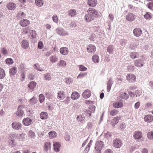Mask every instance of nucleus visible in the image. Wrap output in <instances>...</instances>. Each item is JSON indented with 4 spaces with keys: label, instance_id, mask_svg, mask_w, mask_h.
Masks as SVG:
<instances>
[{
    "label": "nucleus",
    "instance_id": "3c124183",
    "mask_svg": "<svg viewBox=\"0 0 153 153\" xmlns=\"http://www.w3.org/2000/svg\"><path fill=\"white\" fill-rule=\"evenodd\" d=\"M26 65L24 63H21L19 65V68L21 71H23L25 68Z\"/></svg>",
    "mask_w": 153,
    "mask_h": 153
},
{
    "label": "nucleus",
    "instance_id": "bf43d9fd",
    "mask_svg": "<svg viewBox=\"0 0 153 153\" xmlns=\"http://www.w3.org/2000/svg\"><path fill=\"white\" fill-rule=\"evenodd\" d=\"M134 68L135 67L133 65H129L128 66V69L129 71H133Z\"/></svg>",
    "mask_w": 153,
    "mask_h": 153
},
{
    "label": "nucleus",
    "instance_id": "a19ab883",
    "mask_svg": "<svg viewBox=\"0 0 153 153\" xmlns=\"http://www.w3.org/2000/svg\"><path fill=\"white\" fill-rule=\"evenodd\" d=\"M5 75V71L2 68H0V79H3Z\"/></svg>",
    "mask_w": 153,
    "mask_h": 153
},
{
    "label": "nucleus",
    "instance_id": "09e8293b",
    "mask_svg": "<svg viewBox=\"0 0 153 153\" xmlns=\"http://www.w3.org/2000/svg\"><path fill=\"white\" fill-rule=\"evenodd\" d=\"M6 62L8 64H12L13 63V60L11 58H8L5 60Z\"/></svg>",
    "mask_w": 153,
    "mask_h": 153
},
{
    "label": "nucleus",
    "instance_id": "2f4dec72",
    "mask_svg": "<svg viewBox=\"0 0 153 153\" xmlns=\"http://www.w3.org/2000/svg\"><path fill=\"white\" fill-rule=\"evenodd\" d=\"M65 97L64 92L62 91H60L58 93L57 98L59 100H63Z\"/></svg>",
    "mask_w": 153,
    "mask_h": 153
},
{
    "label": "nucleus",
    "instance_id": "7c9ffc66",
    "mask_svg": "<svg viewBox=\"0 0 153 153\" xmlns=\"http://www.w3.org/2000/svg\"><path fill=\"white\" fill-rule=\"evenodd\" d=\"M76 15V12L74 9H71L68 13V15L71 17L75 16Z\"/></svg>",
    "mask_w": 153,
    "mask_h": 153
},
{
    "label": "nucleus",
    "instance_id": "bb28decb",
    "mask_svg": "<svg viewBox=\"0 0 153 153\" xmlns=\"http://www.w3.org/2000/svg\"><path fill=\"white\" fill-rule=\"evenodd\" d=\"M97 4V2L96 0H88V4L90 7H95Z\"/></svg>",
    "mask_w": 153,
    "mask_h": 153
},
{
    "label": "nucleus",
    "instance_id": "ddd939ff",
    "mask_svg": "<svg viewBox=\"0 0 153 153\" xmlns=\"http://www.w3.org/2000/svg\"><path fill=\"white\" fill-rule=\"evenodd\" d=\"M21 45L22 48L26 49L28 48L29 43L27 40L24 39L21 42Z\"/></svg>",
    "mask_w": 153,
    "mask_h": 153
},
{
    "label": "nucleus",
    "instance_id": "f8f14e48",
    "mask_svg": "<svg viewBox=\"0 0 153 153\" xmlns=\"http://www.w3.org/2000/svg\"><path fill=\"white\" fill-rule=\"evenodd\" d=\"M33 67L34 69L40 71H42L45 70L43 65H39L38 64H36L34 65Z\"/></svg>",
    "mask_w": 153,
    "mask_h": 153
},
{
    "label": "nucleus",
    "instance_id": "c85d7f7f",
    "mask_svg": "<svg viewBox=\"0 0 153 153\" xmlns=\"http://www.w3.org/2000/svg\"><path fill=\"white\" fill-rule=\"evenodd\" d=\"M17 72V68L16 67H13L10 69L9 71L10 75L14 76L16 74Z\"/></svg>",
    "mask_w": 153,
    "mask_h": 153
},
{
    "label": "nucleus",
    "instance_id": "c756f323",
    "mask_svg": "<svg viewBox=\"0 0 153 153\" xmlns=\"http://www.w3.org/2000/svg\"><path fill=\"white\" fill-rule=\"evenodd\" d=\"M44 76L45 80L50 81L52 79L53 76L51 73H48L44 74Z\"/></svg>",
    "mask_w": 153,
    "mask_h": 153
},
{
    "label": "nucleus",
    "instance_id": "7ed1b4c3",
    "mask_svg": "<svg viewBox=\"0 0 153 153\" xmlns=\"http://www.w3.org/2000/svg\"><path fill=\"white\" fill-rule=\"evenodd\" d=\"M113 146L115 148H120L122 145V140L119 138H116L113 141Z\"/></svg>",
    "mask_w": 153,
    "mask_h": 153
},
{
    "label": "nucleus",
    "instance_id": "6e6d98bb",
    "mask_svg": "<svg viewBox=\"0 0 153 153\" xmlns=\"http://www.w3.org/2000/svg\"><path fill=\"white\" fill-rule=\"evenodd\" d=\"M147 137L150 140L153 139V131H151L149 132L147 134Z\"/></svg>",
    "mask_w": 153,
    "mask_h": 153
},
{
    "label": "nucleus",
    "instance_id": "5701e85b",
    "mask_svg": "<svg viewBox=\"0 0 153 153\" xmlns=\"http://www.w3.org/2000/svg\"><path fill=\"white\" fill-rule=\"evenodd\" d=\"M59 51L60 53L63 55H67L68 52V48L66 47H62Z\"/></svg>",
    "mask_w": 153,
    "mask_h": 153
},
{
    "label": "nucleus",
    "instance_id": "58836bf2",
    "mask_svg": "<svg viewBox=\"0 0 153 153\" xmlns=\"http://www.w3.org/2000/svg\"><path fill=\"white\" fill-rule=\"evenodd\" d=\"M92 59L94 62L95 63H97L99 61V56L96 54H95L92 57Z\"/></svg>",
    "mask_w": 153,
    "mask_h": 153
},
{
    "label": "nucleus",
    "instance_id": "774afa93",
    "mask_svg": "<svg viewBox=\"0 0 153 153\" xmlns=\"http://www.w3.org/2000/svg\"><path fill=\"white\" fill-rule=\"evenodd\" d=\"M28 79L30 80H32L34 78V76L32 73L29 74H28Z\"/></svg>",
    "mask_w": 153,
    "mask_h": 153
},
{
    "label": "nucleus",
    "instance_id": "2eb2a0df",
    "mask_svg": "<svg viewBox=\"0 0 153 153\" xmlns=\"http://www.w3.org/2000/svg\"><path fill=\"white\" fill-rule=\"evenodd\" d=\"M80 97L79 94L76 91L73 92L71 96L72 99L74 100H76L79 99Z\"/></svg>",
    "mask_w": 153,
    "mask_h": 153
},
{
    "label": "nucleus",
    "instance_id": "680f3d73",
    "mask_svg": "<svg viewBox=\"0 0 153 153\" xmlns=\"http://www.w3.org/2000/svg\"><path fill=\"white\" fill-rule=\"evenodd\" d=\"M85 114H87V116L88 115L89 117H90L91 116V112L89 110H85L84 111Z\"/></svg>",
    "mask_w": 153,
    "mask_h": 153
},
{
    "label": "nucleus",
    "instance_id": "4d7b16f0",
    "mask_svg": "<svg viewBox=\"0 0 153 153\" xmlns=\"http://www.w3.org/2000/svg\"><path fill=\"white\" fill-rule=\"evenodd\" d=\"M28 134L30 137L32 138H34L35 136V134L34 132L32 130H30L29 131Z\"/></svg>",
    "mask_w": 153,
    "mask_h": 153
},
{
    "label": "nucleus",
    "instance_id": "412c9836",
    "mask_svg": "<svg viewBox=\"0 0 153 153\" xmlns=\"http://www.w3.org/2000/svg\"><path fill=\"white\" fill-rule=\"evenodd\" d=\"M121 119L120 117H114L113 119L111 120V124L113 126H114L117 125L119 121Z\"/></svg>",
    "mask_w": 153,
    "mask_h": 153
},
{
    "label": "nucleus",
    "instance_id": "f03ea898",
    "mask_svg": "<svg viewBox=\"0 0 153 153\" xmlns=\"http://www.w3.org/2000/svg\"><path fill=\"white\" fill-rule=\"evenodd\" d=\"M103 142L102 141H97L95 145V149L97 151H99L100 153H101V150L104 146Z\"/></svg>",
    "mask_w": 153,
    "mask_h": 153
},
{
    "label": "nucleus",
    "instance_id": "603ef678",
    "mask_svg": "<svg viewBox=\"0 0 153 153\" xmlns=\"http://www.w3.org/2000/svg\"><path fill=\"white\" fill-rule=\"evenodd\" d=\"M58 64H59L60 66L62 67H65L66 65V63L65 61L63 60H61L59 61Z\"/></svg>",
    "mask_w": 153,
    "mask_h": 153
},
{
    "label": "nucleus",
    "instance_id": "338daca9",
    "mask_svg": "<svg viewBox=\"0 0 153 153\" xmlns=\"http://www.w3.org/2000/svg\"><path fill=\"white\" fill-rule=\"evenodd\" d=\"M89 108L91 111V112H94L95 110V107L93 105H91L89 107Z\"/></svg>",
    "mask_w": 153,
    "mask_h": 153
},
{
    "label": "nucleus",
    "instance_id": "20e7f679",
    "mask_svg": "<svg viewBox=\"0 0 153 153\" xmlns=\"http://www.w3.org/2000/svg\"><path fill=\"white\" fill-rule=\"evenodd\" d=\"M22 125L19 122H13L12 124V126L14 129L18 130L20 129L22 127Z\"/></svg>",
    "mask_w": 153,
    "mask_h": 153
},
{
    "label": "nucleus",
    "instance_id": "c9c22d12",
    "mask_svg": "<svg viewBox=\"0 0 153 153\" xmlns=\"http://www.w3.org/2000/svg\"><path fill=\"white\" fill-rule=\"evenodd\" d=\"M36 83L34 81L30 82L28 85V87L31 89H33L36 86Z\"/></svg>",
    "mask_w": 153,
    "mask_h": 153
},
{
    "label": "nucleus",
    "instance_id": "39448f33",
    "mask_svg": "<svg viewBox=\"0 0 153 153\" xmlns=\"http://www.w3.org/2000/svg\"><path fill=\"white\" fill-rule=\"evenodd\" d=\"M56 31L58 34L60 36H65L68 34L67 32L60 27L57 28L56 30Z\"/></svg>",
    "mask_w": 153,
    "mask_h": 153
},
{
    "label": "nucleus",
    "instance_id": "e433bc0d",
    "mask_svg": "<svg viewBox=\"0 0 153 153\" xmlns=\"http://www.w3.org/2000/svg\"><path fill=\"white\" fill-rule=\"evenodd\" d=\"M38 102L37 98L34 97H33L32 98L30 99L29 101L31 105H34L36 104Z\"/></svg>",
    "mask_w": 153,
    "mask_h": 153
},
{
    "label": "nucleus",
    "instance_id": "a211bd4d",
    "mask_svg": "<svg viewBox=\"0 0 153 153\" xmlns=\"http://www.w3.org/2000/svg\"><path fill=\"white\" fill-rule=\"evenodd\" d=\"M16 7V4L13 2H9L6 5L7 7L9 10H13L15 9Z\"/></svg>",
    "mask_w": 153,
    "mask_h": 153
},
{
    "label": "nucleus",
    "instance_id": "72a5a7b5",
    "mask_svg": "<svg viewBox=\"0 0 153 153\" xmlns=\"http://www.w3.org/2000/svg\"><path fill=\"white\" fill-rule=\"evenodd\" d=\"M48 114L45 112H42L40 115V118L42 120L46 119L48 118Z\"/></svg>",
    "mask_w": 153,
    "mask_h": 153
},
{
    "label": "nucleus",
    "instance_id": "49530a36",
    "mask_svg": "<svg viewBox=\"0 0 153 153\" xmlns=\"http://www.w3.org/2000/svg\"><path fill=\"white\" fill-rule=\"evenodd\" d=\"M77 119L78 122L82 123L84 122L85 118L82 117L81 115L78 116L77 117Z\"/></svg>",
    "mask_w": 153,
    "mask_h": 153
},
{
    "label": "nucleus",
    "instance_id": "4468645a",
    "mask_svg": "<svg viewBox=\"0 0 153 153\" xmlns=\"http://www.w3.org/2000/svg\"><path fill=\"white\" fill-rule=\"evenodd\" d=\"M91 95V93L89 90L86 89L82 93V94L83 97L85 99L89 98Z\"/></svg>",
    "mask_w": 153,
    "mask_h": 153
},
{
    "label": "nucleus",
    "instance_id": "f3484780",
    "mask_svg": "<svg viewBox=\"0 0 153 153\" xmlns=\"http://www.w3.org/2000/svg\"><path fill=\"white\" fill-rule=\"evenodd\" d=\"M144 120L146 122L151 123L153 121V116L152 115H146L144 117Z\"/></svg>",
    "mask_w": 153,
    "mask_h": 153
},
{
    "label": "nucleus",
    "instance_id": "6e6552de",
    "mask_svg": "<svg viewBox=\"0 0 153 153\" xmlns=\"http://www.w3.org/2000/svg\"><path fill=\"white\" fill-rule=\"evenodd\" d=\"M126 79L130 82H133L136 81V78L134 75L132 74H130L128 76H126Z\"/></svg>",
    "mask_w": 153,
    "mask_h": 153
},
{
    "label": "nucleus",
    "instance_id": "a878e982",
    "mask_svg": "<svg viewBox=\"0 0 153 153\" xmlns=\"http://www.w3.org/2000/svg\"><path fill=\"white\" fill-rule=\"evenodd\" d=\"M61 146L59 143L57 142L53 144L54 151L56 152H59Z\"/></svg>",
    "mask_w": 153,
    "mask_h": 153
},
{
    "label": "nucleus",
    "instance_id": "aec40b11",
    "mask_svg": "<svg viewBox=\"0 0 153 153\" xmlns=\"http://www.w3.org/2000/svg\"><path fill=\"white\" fill-rule=\"evenodd\" d=\"M133 33L135 36L137 37H139L142 34V31L140 28H136L133 30Z\"/></svg>",
    "mask_w": 153,
    "mask_h": 153
},
{
    "label": "nucleus",
    "instance_id": "473e14b6",
    "mask_svg": "<svg viewBox=\"0 0 153 153\" xmlns=\"http://www.w3.org/2000/svg\"><path fill=\"white\" fill-rule=\"evenodd\" d=\"M120 97L121 98L126 100L128 99L129 97L128 94L126 92H122L120 95Z\"/></svg>",
    "mask_w": 153,
    "mask_h": 153
},
{
    "label": "nucleus",
    "instance_id": "1a4fd4ad",
    "mask_svg": "<svg viewBox=\"0 0 153 153\" xmlns=\"http://www.w3.org/2000/svg\"><path fill=\"white\" fill-rule=\"evenodd\" d=\"M24 114V111L22 109V105H19L17 108V111L16 113V114L18 117H21L23 116Z\"/></svg>",
    "mask_w": 153,
    "mask_h": 153
},
{
    "label": "nucleus",
    "instance_id": "6ab92c4d",
    "mask_svg": "<svg viewBox=\"0 0 153 153\" xmlns=\"http://www.w3.org/2000/svg\"><path fill=\"white\" fill-rule=\"evenodd\" d=\"M32 121V120L29 118H25L22 121V123L25 126H27L31 124Z\"/></svg>",
    "mask_w": 153,
    "mask_h": 153
},
{
    "label": "nucleus",
    "instance_id": "052dcab7",
    "mask_svg": "<svg viewBox=\"0 0 153 153\" xmlns=\"http://www.w3.org/2000/svg\"><path fill=\"white\" fill-rule=\"evenodd\" d=\"M142 94V92L141 90H139L135 91V94L136 95V97H140Z\"/></svg>",
    "mask_w": 153,
    "mask_h": 153
},
{
    "label": "nucleus",
    "instance_id": "dca6fc26",
    "mask_svg": "<svg viewBox=\"0 0 153 153\" xmlns=\"http://www.w3.org/2000/svg\"><path fill=\"white\" fill-rule=\"evenodd\" d=\"M19 24L22 27L27 26L30 24V21L27 19H23L20 21Z\"/></svg>",
    "mask_w": 153,
    "mask_h": 153
},
{
    "label": "nucleus",
    "instance_id": "ea45409f",
    "mask_svg": "<svg viewBox=\"0 0 153 153\" xmlns=\"http://www.w3.org/2000/svg\"><path fill=\"white\" fill-rule=\"evenodd\" d=\"M35 3L38 6L41 7L43 4V0H35Z\"/></svg>",
    "mask_w": 153,
    "mask_h": 153
},
{
    "label": "nucleus",
    "instance_id": "37998d69",
    "mask_svg": "<svg viewBox=\"0 0 153 153\" xmlns=\"http://www.w3.org/2000/svg\"><path fill=\"white\" fill-rule=\"evenodd\" d=\"M114 48L111 45L108 46L107 48V52L109 54H112Z\"/></svg>",
    "mask_w": 153,
    "mask_h": 153
},
{
    "label": "nucleus",
    "instance_id": "8fccbe9b",
    "mask_svg": "<svg viewBox=\"0 0 153 153\" xmlns=\"http://www.w3.org/2000/svg\"><path fill=\"white\" fill-rule=\"evenodd\" d=\"M30 32L33 38L35 39L36 38V32L35 30H31Z\"/></svg>",
    "mask_w": 153,
    "mask_h": 153
},
{
    "label": "nucleus",
    "instance_id": "423d86ee",
    "mask_svg": "<svg viewBox=\"0 0 153 153\" xmlns=\"http://www.w3.org/2000/svg\"><path fill=\"white\" fill-rule=\"evenodd\" d=\"M25 134L22 133L21 134H13L11 135L12 137H15L19 140H22L25 138Z\"/></svg>",
    "mask_w": 153,
    "mask_h": 153
},
{
    "label": "nucleus",
    "instance_id": "b1692460",
    "mask_svg": "<svg viewBox=\"0 0 153 153\" xmlns=\"http://www.w3.org/2000/svg\"><path fill=\"white\" fill-rule=\"evenodd\" d=\"M51 144L49 142H47L44 143V151L47 152L49 148H51Z\"/></svg>",
    "mask_w": 153,
    "mask_h": 153
},
{
    "label": "nucleus",
    "instance_id": "cd10ccee",
    "mask_svg": "<svg viewBox=\"0 0 153 153\" xmlns=\"http://www.w3.org/2000/svg\"><path fill=\"white\" fill-rule=\"evenodd\" d=\"M113 83V82H112V79L111 77L109 79L107 83V89L108 92H109L110 91Z\"/></svg>",
    "mask_w": 153,
    "mask_h": 153
},
{
    "label": "nucleus",
    "instance_id": "a18cd8bd",
    "mask_svg": "<svg viewBox=\"0 0 153 153\" xmlns=\"http://www.w3.org/2000/svg\"><path fill=\"white\" fill-rule=\"evenodd\" d=\"M145 19L150 20L152 18V14L149 12H146V13L144 15Z\"/></svg>",
    "mask_w": 153,
    "mask_h": 153
},
{
    "label": "nucleus",
    "instance_id": "864d4df0",
    "mask_svg": "<svg viewBox=\"0 0 153 153\" xmlns=\"http://www.w3.org/2000/svg\"><path fill=\"white\" fill-rule=\"evenodd\" d=\"M39 102L40 103L43 102L45 99V98L44 95L42 94H40L39 95Z\"/></svg>",
    "mask_w": 153,
    "mask_h": 153
},
{
    "label": "nucleus",
    "instance_id": "c03bdc74",
    "mask_svg": "<svg viewBox=\"0 0 153 153\" xmlns=\"http://www.w3.org/2000/svg\"><path fill=\"white\" fill-rule=\"evenodd\" d=\"M112 133L111 132L107 131V132L104 133V137L107 140L109 139L112 136Z\"/></svg>",
    "mask_w": 153,
    "mask_h": 153
},
{
    "label": "nucleus",
    "instance_id": "69168bd1",
    "mask_svg": "<svg viewBox=\"0 0 153 153\" xmlns=\"http://www.w3.org/2000/svg\"><path fill=\"white\" fill-rule=\"evenodd\" d=\"M147 7L152 10H153V3L149 2L147 4Z\"/></svg>",
    "mask_w": 153,
    "mask_h": 153
},
{
    "label": "nucleus",
    "instance_id": "5fc2aeb1",
    "mask_svg": "<svg viewBox=\"0 0 153 153\" xmlns=\"http://www.w3.org/2000/svg\"><path fill=\"white\" fill-rule=\"evenodd\" d=\"M79 70L80 71H85L87 70V68L84 65H79Z\"/></svg>",
    "mask_w": 153,
    "mask_h": 153
},
{
    "label": "nucleus",
    "instance_id": "13d9d810",
    "mask_svg": "<svg viewBox=\"0 0 153 153\" xmlns=\"http://www.w3.org/2000/svg\"><path fill=\"white\" fill-rule=\"evenodd\" d=\"M73 80L72 78L70 77H67L65 82L68 84H70L73 82Z\"/></svg>",
    "mask_w": 153,
    "mask_h": 153
},
{
    "label": "nucleus",
    "instance_id": "f704fd0d",
    "mask_svg": "<svg viewBox=\"0 0 153 153\" xmlns=\"http://www.w3.org/2000/svg\"><path fill=\"white\" fill-rule=\"evenodd\" d=\"M130 56L132 59H135L138 58L139 55L138 52H133L130 53Z\"/></svg>",
    "mask_w": 153,
    "mask_h": 153
},
{
    "label": "nucleus",
    "instance_id": "9d476101",
    "mask_svg": "<svg viewBox=\"0 0 153 153\" xmlns=\"http://www.w3.org/2000/svg\"><path fill=\"white\" fill-rule=\"evenodd\" d=\"M86 48L89 53H94L96 51L95 46L94 45L91 44L88 45Z\"/></svg>",
    "mask_w": 153,
    "mask_h": 153
},
{
    "label": "nucleus",
    "instance_id": "de8ad7c7",
    "mask_svg": "<svg viewBox=\"0 0 153 153\" xmlns=\"http://www.w3.org/2000/svg\"><path fill=\"white\" fill-rule=\"evenodd\" d=\"M87 75L86 73H80L78 76L77 79H82L85 76Z\"/></svg>",
    "mask_w": 153,
    "mask_h": 153
},
{
    "label": "nucleus",
    "instance_id": "0eeeda50",
    "mask_svg": "<svg viewBox=\"0 0 153 153\" xmlns=\"http://www.w3.org/2000/svg\"><path fill=\"white\" fill-rule=\"evenodd\" d=\"M136 18L135 16L132 13H130L126 15V20L130 22L133 21Z\"/></svg>",
    "mask_w": 153,
    "mask_h": 153
},
{
    "label": "nucleus",
    "instance_id": "0e129e2a",
    "mask_svg": "<svg viewBox=\"0 0 153 153\" xmlns=\"http://www.w3.org/2000/svg\"><path fill=\"white\" fill-rule=\"evenodd\" d=\"M117 112V110L115 109L113 110L110 112V114L111 116L115 115Z\"/></svg>",
    "mask_w": 153,
    "mask_h": 153
},
{
    "label": "nucleus",
    "instance_id": "4be33fe9",
    "mask_svg": "<svg viewBox=\"0 0 153 153\" xmlns=\"http://www.w3.org/2000/svg\"><path fill=\"white\" fill-rule=\"evenodd\" d=\"M143 60L140 59L136 60L134 62L135 65L138 67H141L143 66Z\"/></svg>",
    "mask_w": 153,
    "mask_h": 153
},
{
    "label": "nucleus",
    "instance_id": "79ce46f5",
    "mask_svg": "<svg viewBox=\"0 0 153 153\" xmlns=\"http://www.w3.org/2000/svg\"><path fill=\"white\" fill-rule=\"evenodd\" d=\"M48 135L49 137L54 138L56 136V134L55 131H51L48 133Z\"/></svg>",
    "mask_w": 153,
    "mask_h": 153
},
{
    "label": "nucleus",
    "instance_id": "4c0bfd02",
    "mask_svg": "<svg viewBox=\"0 0 153 153\" xmlns=\"http://www.w3.org/2000/svg\"><path fill=\"white\" fill-rule=\"evenodd\" d=\"M50 59L51 62L54 63L58 61V58L55 55H52L50 56Z\"/></svg>",
    "mask_w": 153,
    "mask_h": 153
},
{
    "label": "nucleus",
    "instance_id": "e2e57ef3",
    "mask_svg": "<svg viewBox=\"0 0 153 153\" xmlns=\"http://www.w3.org/2000/svg\"><path fill=\"white\" fill-rule=\"evenodd\" d=\"M44 46L43 42L42 41H39L38 43V47L39 49H42Z\"/></svg>",
    "mask_w": 153,
    "mask_h": 153
},
{
    "label": "nucleus",
    "instance_id": "393cba45",
    "mask_svg": "<svg viewBox=\"0 0 153 153\" xmlns=\"http://www.w3.org/2000/svg\"><path fill=\"white\" fill-rule=\"evenodd\" d=\"M113 105L115 108H119L123 107V104L120 102H116L113 103Z\"/></svg>",
    "mask_w": 153,
    "mask_h": 153
},
{
    "label": "nucleus",
    "instance_id": "9b49d317",
    "mask_svg": "<svg viewBox=\"0 0 153 153\" xmlns=\"http://www.w3.org/2000/svg\"><path fill=\"white\" fill-rule=\"evenodd\" d=\"M142 133L140 131H136L134 133L133 136L135 139L139 140L142 137Z\"/></svg>",
    "mask_w": 153,
    "mask_h": 153
},
{
    "label": "nucleus",
    "instance_id": "f257e3e1",
    "mask_svg": "<svg viewBox=\"0 0 153 153\" xmlns=\"http://www.w3.org/2000/svg\"><path fill=\"white\" fill-rule=\"evenodd\" d=\"M88 13L85 16V20L87 22H90L94 20L98 16L97 11L94 8H89L87 11Z\"/></svg>",
    "mask_w": 153,
    "mask_h": 153
}]
</instances>
